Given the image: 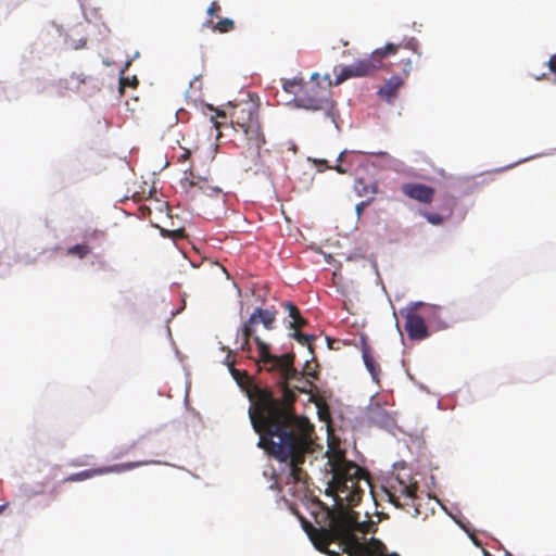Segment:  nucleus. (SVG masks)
I'll list each match as a JSON object with an SVG mask.
<instances>
[{"label":"nucleus","mask_w":556,"mask_h":556,"mask_svg":"<svg viewBox=\"0 0 556 556\" xmlns=\"http://www.w3.org/2000/svg\"><path fill=\"white\" fill-rule=\"evenodd\" d=\"M410 507L414 508V511H415L414 516H418L419 515V509H418L416 503L414 502V505H412L410 501L401 498V508L406 509L407 511H409Z\"/></svg>","instance_id":"a878e982"},{"label":"nucleus","mask_w":556,"mask_h":556,"mask_svg":"<svg viewBox=\"0 0 556 556\" xmlns=\"http://www.w3.org/2000/svg\"><path fill=\"white\" fill-rule=\"evenodd\" d=\"M260 106L253 101H244L236 104L231 112V127L235 131H241L245 139L247 152L251 157V165L245 169H252L261 165V148L265 143V137L258 121Z\"/></svg>","instance_id":"7ed1b4c3"},{"label":"nucleus","mask_w":556,"mask_h":556,"mask_svg":"<svg viewBox=\"0 0 556 556\" xmlns=\"http://www.w3.org/2000/svg\"><path fill=\"white\" fill-rule=\"evenodd\" d=\"M230 371H231V374H232L235 377H236V375H238V374H239V370H237V369L233 367V365H230Z\"/></svg>","instance_id":"4c0bfd02"},{"label":"nucleus","mask_w":556,"mask_h":556,"mask_svg":"<svg viewBox=\"0 0 556 556\" xmlns=\"http://www.w3.org/2000/svg\"><path fill=\"white\" fill-rule=\"evenodd\" d=\"M368 204H369V202H368V201H363V202H361V203H358V204L356 205L355 210H356V214H357V216H358V217L363 214V212H364L365 207H366Z\"/></svg>","instance_id":"7c9ffc66"},{"label":"nucleus","mask_w":556,"mask_h":556,"mask_svg":"<svg viewBox=\"0 0 556 556\" xmlns=\"http://www.w3.org/2000/svg\"><path fill=\"white\" fill-rule=\"evenodd\" d=\"M307 384L312 388V382L309 380H307Z\"/></svg>","instance_id":"49530a36"},{"label":"nucleus","mask_w":556,"mask_h":556,"mask_svg":"<svg viewBox=\"0 0 556 556\" xmlns=\"http://www.w3.org/2000/svg\"><path fill=\"white\" fill-rule=\"evenodd\" d=\"M89 77L83 73H72L67 77L60 80V87L70 91H79L80 87L88 81Z\"/></svg>","instance_id":"dca6fc26"},{"label":"nucleus","mask_w":556,"mask_h":556,"mask_svg":"<svg viewBox=\"0 0 556 556\" xmlns=\"http://www.w3.org/2000/svg\"><path fill=\"white\" fill-rule=\"evenodd\" d=\"M282 391L281 401L269 389L255 388L250 394L253 405L249 415L253 429L260 434L258 446L279 462L289 460L287 484L292 485L294 497L291 510L313 543V523L305 515L313 517V492L309 489V477L301 468L313 441L298 431L296 416L292 408L294 392L287 386H283Z\"/></svg>","instance_id":"f257e3e1"},{"label":"nucleus","mask_w":556,"mask_h":556,"mask_svg":"<svg viewBox=\"0 0 556 556\" xmlns=\"http://www.w3.org/2000/svg\"><path fill=\"white\" fill-rule=\"evenodd\" d=\"M91 252V248L88 244H76L70 247L66 250V254L71 256H76L80 260L85 258Z\"/></svg>","instance_id":"412c9836"},{"label":"nucleus","mask_w":556,"mask_h":556,"mask_svg":"<svg viewBox=\"0 0 556 556\" xmlns=\"http://www.w3.org/2000/svg\"><path fill=\"white\" fill-rule=\"evenodd\" d=\"M242 343L241 351L245 353L251 352V338L257 345L258 359L257 364L262 365L267 371L278 372L283 384H287L290 380L296 378V370L293 366L294 356L292 354H283L281 356L274 355L269 352V345L265 343L258 336H255V329H251L249 326L243 324L242 328Z\"/></svg>","instance_id":"20e7f679"},{"label":"nucleus","mask_w":556,"mask_h":556,"mask_svg":"<svg viewBox=\"0 0 556 556\" xmlns=\"http://www.w3.org/2000/svg\"><path fill=\"white\" fill-rule=\"evenodd\" d=\"M403 86V79L400 76H392L379 89L378 93L381 98L392 101L396 96L399 89Z\"/></svg>","instance_id":"4468645a"},{"label":"nucleus","mask_w":556,"mask_h":556,"mask_svg":"<svg viewBox=\"0 0 556 556\" xmlns=\"http://www.w3.org/2000/svg\"><path fill=\"white\" fill-rule=\"evenodd\" d=\"M422 215L432 225H441L443 223V217L438 213L425 212V213H422Z\"/></svg>","instance_id":"5701e85b"},{"label":"nucleus","mask_w":556,"mask_h":556,"mask_svg":"<svg viewBox=\"0 0 556 556\" xmlns=\"http://www.w3.org/2000/svg\"><path fill=\"white\" fill-rule=\"evenodd\" d=\"M410 507L414 508V511H415L414 516H418L419 515V509H418L416 503L414 502V505H412L410 501L401 498V508L406 509L407 511H409Z\"/></svg>","instance_id":"393cba45"},{"label":"nucleus","mask_w":556,"mask_h":556,"mask_svg":"<svg viewBox=\"0 0 556 556\" xmlns=\"http://www.w3.org/2000/svg\"><path fill=\"white\" fill-rule=\"evenodd\" d=\"M212 122L214 123V126H215V128H216V129H219V128H220L222 123H219V122L215 121L214 118H212Z\"/></svg>","instance_id":"58836bf2"},{"label":"nucleus","mask_w":556,"mask_h":556,"mask_svg":"<svg viewBox=\"0 0 556 556\" xmlns=\"http://www.w3.org/2000/svg\"><path fill=\"white\" fill-rule=\"evenodd\" d=\"M220 11V5L216 2V1H213L208 9H207V14L210 16H214L216 15L218 12Z\"/></svg>","instance_id":"c85d7f7f"},{"label":"nucleus","mask_w":556,"mask_h":556,"mask_svg":"<svg viewBox=\"0 0 556 556\" xmlns=\"http://www.w3.org/2000/svg\"><path fill=\"white\" fill-rule=\"evenodd\" d=\"M8 507V504L0 505V514Z\"/></svg>","instance_id":"37998d69"},{"label":"nucleus","mask_w":556,"mask_h":556,"mask_svg":"<svg viewBox=\"0 0 556 556\" xmlns=\"http://www.w3.org/2000/svg\"><path fill=\"white\" fill-rule=\"evenodd\" d=\"M306 324V319L301 316V319L296 318L293 321H290V327L294 329V338H296L301 344L306 345L308 351L313 353V334H303L300 331V329Z\"/></svg>","instance_id":"f3484780"},{"label":"nucleus","mask_w":556,"mask_h":556,"mask_svg":"<svg viewBox=\"0 0 556 556\" xmlns=\"http://www.w3.org/2000/svg\"><path fill=\"white\" fill-rule=\"evenodd\" d=\"M325 340H326V342L328 344V348L330 350H338L339 349L340 341L330 339L329 337H326Z\"/></svg>","instance_id":"c756f323"},{"label":"nucleus","mask_w":556,"mask_h":556,"mask_svg":"<svg viewBox=\"0 0 556 556\" xmlns=\"http://www.w3.org/2000/svg\"><path fill=\"white\" fill-rule=\"evenodd\" d=\"M182 186L186 191L192 195H195L198 192H202L206 195L213 197L222 192V189L216 186H212L206 177L197 176L192 172L186 173Z\"/></svg>","instance_id":"6e6552de"},{"label":"nucleus","mask_w":556,"mask_h":556,"mask_svg":"<svg viewBox=\"0 0 556 556\" xmlns=\"http://www.w3.org/2000/svg\"><path fill=\"white\" fill-rule=\"evenodd\" d=\"M320 109H321L320 106H318V105H316V104H315V106H314V110H315V111H318V110H320Z\"/></svg>","instance_id":"c03bdc74"},{"label":"nucleus","mask_w":556,"mask_h":556,"mask_svg":"<svg viewBox=\"0 0 556 556\" xmlns=\"http://www.w3.org/2000/svg\"><path fill=\"white\" fill-rule=\"evenodd\" d=\"M315 407L319 421L325 424L328 448L324 456L327 458L323 470L325 503L315 496V510H323V522L331 525L346 508L359 504L364 495L361 481L369 484L368 472L356 463L349 460L345 451L340 447V441L334 435L332 414L341 407L340 400L330 390H321L315 386Z\"/></svg>","instance_id":"f03ea898"},{"label":"nucleus","mask_w":556,"mask_h":556,"mask_svg":"<svg viewBox=\"0 0 556 556\" xmlns=\"http://www.w3.org/2000/svg\"><path fill=\"white\" fill-rule=\"evenodd\" d=\"M298 390H300L301 392H305V393H308L309 394V397H308V402H313V392H312V389H307L306 387H295Z\"/></svg>","instance_id":"72a5a7b5"},{"label":"nucleus","mask_w":556,"mask_h":556,"mask_svg":"<svg viewBox=\"0 0 556 556\" xmlns=\"http://www.w3.org/2000/svg\"><path fill=\"white\" fill-rule=\"evenodd\" d=\"M401 190L406 197L425 204H430L435 194L432 187L418 182L404 184Z\"/></svg>","instance_id":"1a4fd4ad"},{"label":"nucleus","mask_w":556,"mask_h":556,"mask_svg":"<svg viewBox=\"0 0 556 556\" xmlns=\"http://www.w3.org/2000/svg\"><path fill=\"white\" fill-rule=\"evenodd\" d=\"M397 51V46L394 43H388L383 48L376 49L369 56L357 60L350 65L342 66L340 72L337 74V84L343 83L350 78L369 76L382 68L391 71V67L387 66L383 60L395 54Z\"/></svg>","instance_id":"39448f33"},{"label":"nucleus","mask_w":556,"mask_h":556,"mask_svg":"<svg viewBox=\"0 0 556 556\" xmlns=\"http://www.w3.org/2000/svg\"><path fill=\"white\" fill-rule=\"evenodd\" d=\"M167 235L169 237H173V238H181L184 237V230L182 229H178V230H174V231H166Z\"/></svg>","instance_id":"473e14b6"},{"label":"nucleus","mask_w":556,"mask_h":556,"mask_svg":"<svg viewBox=\"0 0 556 556\" xmlns=\"http://www.w3.org/2000/svg\"><path fill=\"white\" fill-rule=\"evenodd\" d=\"M417 483L405 484L403 481L399 482V486H392L393 491L396 490V494L404 500L410 501L412 505H414V501H416V491Z\"/></svg>","instance_id":"a211bd4d"},{"label":"nucleus","mask_w":556,"mask_h":556,"mask_svg":"<svg viewBox=\"0 0 556 556\" xmlns=\"http://www.w3.org/2000/svg\"><path fill=\"white\" fill-rule=\"evenodd\" d=\"M354 189L359 197L372 194L377 191L375 184L368 185L363 178L355 180Z\"/></svg>","instance_id":"aec40b11"},{"label":"nucleus","mask_w":556,"mask_h":556,"mask_svg":"<svg viewBox=\"0 0 556 556\" xmlns=\"http://www.w3.org/2000/svg\"><path fill=\"white\" fill-rule=\"evenodd\" d=\"M348 152L346 151H342L339 155H338V159L337 161L339 162V164H337L333 168L339 173V174H346L349 173V168L343 166L342 164L343 163H346L348 162Z\"/></svg>","instance_id":"4be33fe9"},{"label":"nucleus","mask_w":556,"mask_h":556,"mask_svg":"<svg viewBox=\"0 0 556 556\" xmlns=\"http://www.w3.org/2000/svg\"><path fill=\"white\" fill-rule=\"evenodd\" d=\"M190 154H191L190 151L185 149L184 152L179 155L178 161L179 162L187 161L190 157Z\"/></svg>","instance_id":"f704fd0d"},{"label":"nucleus","mask_w":556,"mask_h":556,"mask_svg":"<svg viewBox=\"0 0 556 556\" xmlns=\"http://www.w3.org/2000/svg\"><path fill=\"white\" fill-rule=\"evenodd\" d=\"M388 497L391 504L397 508H401V497L396 494V490L388 492Z\"/></svg>","instance_id":"bb28decb"},{"label":"nucleus","mask_w":556,"mask_h":556,"mask_svg":"<svg viewBox=\"0 0 556 556\" xmlns=\"http://www.w3.org/2000/svg\"><path fill=\"white\" fill-rule=\"evenodd\" d=\"M287 308L289 312V317L292 319L291 321H293L296 318L301 319V313L295 305L288 303Z\"/></svg>","instance_id":"b1692460"},{"label":"nucleus","mask_w":556,"mask_h":556,"mask_svg":"<svg viewBox=\"0 0 556 556\" xmlns=\"http://www.w3.org/2000/svg\"><path fill=\"white\" fill-rule=\"evenodd\" d=\"M361 350H362V357L364 361V364L369 371L371 378L377 383L379 382V377L381 374V367L379 363L376 361L372 349L369 345L367 338L362 337L361 338Z\"/></svg>","instance_id":"f8f14e48"},{"label":"nucleus","mask_w":556,"mask_h":556,"mask_svg":"<svg viewBox=\"0 0 556 556\" xmlns=\"http://www.w3.org/2000/svg\"><path fill=\"white\" fill-rule=\"evenodd\" d=\"M190 88L191 89H193V88L200 89L201 88V80L199 77H194V79L190 83Z\"/></svg>","instance_id":"c9c22d12"},{"label":"nucleus","mask_w":556,"mask_h":556,"mask_svg":"<svg viewBox=\"0 0 556 556\" xmlns=\"http://www.w3.org/2000/svg\"><path fill=\"white\" fill-rule=\"evenodd\" d=\"M432 309H433L434 312H437V311H440V309H441V307H433Z\"/></svg>","instance_id":"a18cd8bd"},{"label":"nucleus","mask_w":556,"mask_h":556,"mask_svg":"<svg viewBox=\"0 0 556 556\" xmlns=\"http://www.w3.org/2000/svg\"><path fill=\"white\" fill-rule=\"evenodd\" d=\"M283 92L287 94L286 104L293 103L301 109H313V98L305 92V83L302 78L283 79Z\"/></svg>","instance_id":"423d86ee"},{"label":"nucleus","mask_w":556,"mask_h":556,"mask_svg":"<svg viewBox=\"0 0 556 556\" xmlns=\"http://www.w3.org/2000/svg\"><path fill=\"white\" fill-rule=\"evenodd\" d=\"M314 451H315V458H317L318 457L317 454L323 452V446L315 442Z\"/></svg>","instance_id":"e433bc0d"},{"label":"nucleus","mask_w":556,"mask_h":556,"mask_svg":"<svg viewBox=\"0 0 556 556\" xmlns=\"http://www.w3.org/2000/svg\"><path fill=\"white\" fill-rule=\"evenodd\" d=\"M314 164L318 172H324L327 168H331L326 160L315 159Z\"/></svg>","instance_id":"cd10ccee"},{"label":"nucleus","mask_w":556,"mask_h":556,"mask_svg":"<svg viewBox=\"0 0 556 556\" xmlns=\"http://www.w3.org/2000/svg\"><path fill=\"white\" fill-rule=\"evenodd\" d=\"M331 108H332V103H331V102H329L328 100H326V106H325V109H327V110H328V109H331Z\"/></svg>","instance_id":"79ce46f5"},{"label":"nucleus","mask_w":556,"mask_h":556,"mask_svg":"<svg viewBox=\"0 0 556 556\" xmlns=\"http://www.w3.org/2000/svg\"><path fill=\"white\" fill-rule=\"evenodd\" d=\"M275 319L276 312L256 307L244 324L251 329H255L256 325L263 324L265 329L271 330L274 328Z\"/></svg>","instance_id":"ddd939ff"},{"label":"nucleus","mask_w":556,"mask_h":556,"mask_svg":"<svg viewBox=\"0 0 556 556\" xmlns=\"http://www.w3.org/2000/svg\"><path fill=\"white\" fill-rule=\"evenodd\" d=\"M548 67L551 72L556 73V54H553L548 61Z\"/></svg>","instance_id":"2f4dec72"},{"label":"nucleus","mask_w":556,"mask_h":556,"mask_svg":"<svg viewBox=\"0 0 556 556\" xmlns=\"http://www.w3.org/2000/svg\"><path fill=\"white\" fill-rule=\"evenodd\" d=\"M366 415L370 424L382 428H388L394 424L392 415L377 402L369 404Z\"/></svg>","instance_id":"9b49d317"},{"label":"nucleus","mask_w":556,"mask_h":556,"mask_svg":"<svg viewBox=\"0 0 556 556\" xmlns=\"http://www.w3.org/2000/svg\"><path fill=\"white\" fill-rule=\"evenodd\" d=\"M399 47V51L395 54H392L391 56L399 55L397 60L395 62H390V66H397L400 67L404 75L407 76L412 70V55L413 53L409 52V50L406 47H403L401 45H396Z\"/></svg>","instance_id":"2eb2a0df"},{"label":"nucleus","mask_w":556,"mask_h":556,"mask_svg":"<svg viewBox=\"0 0 556 556\" xmlns=\"http://www.w3.org/2000/svg\"><path fill=\"white\" fill-rule=\"evenodd\" d=\"M307 369H308V362L306 363V369H305L304 374L307 375V376L313 377V372L307 371Z\"/></svg>","instance_id":"a19ab883"},{"label":"nucleus","mask_w":556,"mask_h":556,"mask_svg":"<svg viewBox=\"0 0 556 556\" xmlns=\"http://www.w3.org/2000/svg\"><path fill=\"white\" fill-rule=\"evenodd\" d=\"M206 24L212 27L214 31L218 33H229L235 28L233 21L228 17L222 18L217 23H213L212 20H208Z\"/></svg>","instance_id":"6ab92c4d"},{"label":"nucleus","mask_w":556,"mask_h":556,"mask_svg":"<svg viewBox=\"0 0 556 556\" xmlns=\"http://www.w3.org/2000/svg\"><path fill=\"white\" fill-rule=\"evenodd\" d=\"M216 115H217V117H224V118H226V114H225V112H223V111H216Z\"/></svg>","instance_id":"ea45409f"},{"label":"nucleus","mask_w":556,"mask_h":556,"mask_svg":"<svg viewBox=\"0 0 556 556\" xmlns=\"http://www.w3.org/2000/svg\"><path fill=\"white\" fill-rule=\"evenodd\" d=\"M152 462H129V463H123V464H115L112 466H104L100 468H93V469H87L83 470L76 473H73L64 479V482H77V481H84L90 478H93L96 476L112 473V472H124L131 469H135L140 466L149 465Z\"/></svg>","instance_id":"0eeeda50"},{"label":"nucleus","mask_w":556,"mask_h":556,"mask_svg":"<svg viewBox=\"0 0 556 556\" xmlns=\"http://www.w3.org/2000/svg\"><path fill=\"white\" fill-rule=\"evenodd\" d=\"M401 314L405 316V330L410 340L420 341L429 336L425 319L421 316L412 312L406 314L401 312Z\"/></svg>","instance_id":"9d476101"}]
</instances>
